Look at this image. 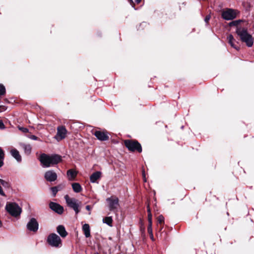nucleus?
I'll use <instances>...</instances> for the list:
<instances>
[{"label":"nucleus","mask_w":254,"mask_h":254,"mask_svg":"<svg viewBox=\"0 0 254 254\" xmlns=\"http://www.w3.org/2000/svg\"><path fill=\"white\" fill-rule=\"evenodd\" d=\"M147 212H148V214H151V210H150V209L149 206H148V207H147Z\"/></svg>","instance_id":"ea45409f"},{"label":"nucleus","mask_w":254,"mask_h":254,"mask_svg":"<svg viewBox=\"0 0 254 254\" xmlns=\"http://www.w3.org/2000/svg\"><path fill=\"white\" fill-rule=\"evenodd\" d=\"M241 21H242L240 20L233 21L229 23V26H237V28L238 27V26L239 24Z\"/></svg>","instance_id":"393cba45"},{"label":"nucleus","mask_w":254,"mask_h":254,"mask_svg":"<svg viewBox=\"0 0 254 254\" xmlns=\"http://www.w3.org/2000/svg\"><path fill=\"white\" fill-rule=\"evenodd\" d=\"M94 135L98 138V139L101 141L107 140L109 139V136L107 133L105 132L96 131L94 132Z\"/></svg>","instance_id":"ddd939ff"},{"label":"nucleus","mask_w":254,"mask_h":254,"mask_svg":"<svg viewBox=\"0 0 254 254\" xmlns=\"http://www.w3.org/2000/svg\"><path fill=\"white\" fill-rule=\"evenodd\" d=\"M125 145L131 151H137L138 152L142 151L141 144L137 141L127 140L125 141Z\"/></svg>","instance_id":"423d86ee"},{"label":"nucleus","mask_w":254,"mask_h":254,"mask_svg":"<svg viewBox=\"0 0 254 254\" xmlns=\"http://www.w3.org/2000/svg\"><path fill=\"white\" fill-rule=\"evenodd\" d=\"M5 93V87L2 84H0V96L3 95Z\"/></svg>","instance_id":"a878e982"},{"label":"nucleus","mask_w":254,"mask_h":254,"mask_svg":"<svg viewBox=\"0 0 254 254\" xmlns=\"http://www.w3.org/2000/svg\"><path fill=\"white\" fill-rule=\"evenodd\" d=\"M30 138H31V139L32 140H36L38 139V137L34 135H31L30 137H29Z\"/></svg>","instance_id":"f704fd0d"},{"label":"nucleus","mask_w":254,"mask_h":254,"mask_svg":"<svg viewBox=\"0 0 254 254\" xmlns=\"http://www.w3.org/2000/svg\"><path fill=\"white\" fill-rule=\"evenodd\" d=\"M64 197L67 205L69 207L73 209L75 214H77L80 212L79 209V204L78 200L75 198H70L67 194L65 195Z\"/></svg>","instance_id":"39448f33"},{"label":"nucleus","mask_w":254,"mask_h":254,"mask_svg":"<svg viewBox=\"0 0 254 254\" xmlns=\"http://www.w3.org/2000/svg\"><path fill=\"white\" fill-rule=\"evenodd\" d=\"M58 189H60V190H61L62 189H60V188H58Z\"/></svg>","instance_id":"37998d69"},{"label":"nucleus","mask_w":254,"mask_h":254,"mask_svg":"<svg viewBox=\"0 0 254 254\" xmlns=\"http://www.w3.org/2000/svg\"><path fill=\"white\" fill-rule=\"evenodd\" d=\"M67 130L65 127L63 126H60L58 127L57 129V136L62 140L65 137Z\"/></svg>","instance_id":"f8f14e48"},{"label":"nucleus","mask_w":254,"mask_h":254,"mask_svg":"<svg viewBox=\"0 0 254 254\" xmlns=\"http://www.w3.org/2000/svg\"><path fill=\"white\" fill-rule=\"evenodd\" d=\"M210 15L206 16L204 19L205 22L207 23L209 21V20H210Z\"/></svg>","instance_id":"c9c22d12"},{"label":"nucleus","mask_w":254,"mask_h":254,"mask_svg":"<svg viewBox=\"0 0 254 254\" xmlns=\"http://www.w3.org/2000/svg\"><path fill=\"white\" fill-rule=\"evenodd\" d=\"M44 178L47 181L52 182L57 180V175L54 171L50 170L45 172Z\"/></svg>","instance_id":"9b49d317"},{"label":"nucleus","mask_w":254,"mask_h":254,"mask_svg":"<svg viewBox=\"0 0 254 254\" xmlns=\"http://www.w3.org/2000/svg\"><path fill=\"white\" fill-rule=\"evenodd\" d=\"M129 2H130V4L132 5V7H134V3H133V1L132 0H128Z\"/></svg>","instance_id":"58836bf2"},{"label":"nucleus","mask_w":254,"mask_h":254,"mask_svg":"<svg viewBox=\"0 0 254 254\" xmlns=\"http://www.w3.org/2000/svg\"><path fill=\"white\" fill-rule=\"evenodd\" d=\"M221 16L225 20H231L236 17L237 13L236 10L231 8H228L222 12Z\"/></svg>","instance_id":"6e6552de"},{"label":"nucleus","mask_w":254,"mask_h":254,"mask_svg":"<svg viewBox=\"0 0 254 254\" xmlns=\"http://www.w3.org/2000/svg\"><path fill=\"white\" fill-rule=\"evenodd\" d=\"M5 128V126L1 120H0V129H2Z\"/></svg>","instance_id":"473e14b6"},{"label":"nucleus","mask_w":254,"mask_h":254,"mask_svg":"<svg viewBox=\"0 0 254 254\" xmlns=\"http://www.w3.org/2000/svg\"><path fill=\"white\" fill-rule=\"evenodd\" d=\"M0 195L3 196H5L6 195L2 190L1 187L0 186Z\"/></svg>","instance_id":"2f4dec72"},{"label":"nucleus","mask_w":254,"mask_h":254,"mask_svg":"<svg viewBox=\"0 0 254 254\" xmlns=\"http://www.w3.org/2000/svg\"><path fill=\"white\" fill-rule=\"evenodd\" d=\"M3 160L4 159L0 158V168L3 165Z\"/></svg>","instance_id":"4c0bfd02"},{"label":"nucleus","mask_w":254,"mask_h":254,"mask_svg":"<svg viewBox=\"0 0 254 254\" xmlns=\"http://www.w3.org/2000/svg\"><path fill=\"white\" fill-rule=\"evenodd\" d=\"M18 128L20 131H21L22 132H23L24 133H27L29 131L28 129L26 127H18Z\"/></svg>","instance_id":"c85d7f7f"},{"label":"nucleus","mask_w":254,"mask_h":254,"mask_svg":"<svg viewBox=\"0 0 254 254\" xmlns=\"http://www.w3.org/2000/svg\"><path fill=\"white\" fill-rule=\"evenodd\" d=\"M101 177V172L100 171H96L93 173L90 177V181L92 183H95L97 182V180L99 179Z\"/></svg>","instance_id":"dca6fc26"},{"label":"nucleus","mask_w":254,"mask_h":254,"mask_svg":"<svg viewBox=\"0 0 254 254\" xmlns=\"http://www.w3.org/2000/svg\"><path fill=\"white\" fill-rule=\"evenodd\" d=\"M150 237H151V238L152 240H153V237H152V236H151V235H150Z\"/></svg>","instance_id":"79ce46f5"},{"label":"nucleus","mask_w":254,"mask_h":254,"mask_svg":"<svg viewBox=\"0 0 254 254\" xmlns=\"http://www.w3.org/2000/svg\"><path fill=\"white\" fill-rule=\"evenodd\" d=\"M142 176H143V178L144 181L146 182V178H145V174L144 170H142Z\"/></svg>","instance_id":"e433bc0d"},{"label":"nucleus","mask_w":254,"mask_h":254,"mask_svg":"<svg viewBox=\"0 0 254 254\" xmlns=\"http://www.w3.org/2000/svg\"><path fill=\"white\" fill-rule=\"evenodd\" d=\"M48 244L53 247L60 248L62 246V241L61 238L55 233L50 234L47 239Z\"/></svg>","instance_id":"20e7f679"},{"label":"nucleus","mask_w":254,"mask_h":254,"mask_svg":"<svg viewBox=\"0 0 254 254\" xmlns=\"http://www.w3.org/2000/svg\"><path fill=\"white\" fill-rule=\"evenodd\" d=\"M227 39L228 40V42L231 45V46L232 47H233L234 48L237 49L236 46L235 45V44L233 42L235 40V39H234L233 35L231 34L228 35Z\"/></svg>","instance_id":"4be33fe9"},{"label":"nucleus","mask_w":254,"mask_h":254,"mask_svg":"<svg viewBox=\"0 0 254 254\" xmlns=\"http://www.w3.org/2000/svg\"><path fill=\"white\" fill-rule=\"evenodd\" d=\"M21 146L23 149L25 154L29 155L31 152V147L29 144H25L24 143L20 144Z\"/></svg>","instance_id":"aec40b11"},{"label":"nucleus","mask_w":254,"mask_h":254,"mask_svg":"<svg viewBox=\"0 0 254 254\" xmlns=\"http://www.w3.org/2000/svg\"><path fill=\"white\" fill-rule=\"evenodd\" d=\"M2 107L1 106H0V108H1Z\"/></svg>","instance_id":"a18cd8bd"},{"label":"nucleus","mask_w":254,"mask_h":254,"mask_svg":"<svg viewBox=\"0 0 254 254\" xmlns=\"http://www.w3.org/2000/svg\"><path fill=\"white\" fill-rule=\"evenodd\" d=\"M85 208H86V209L87 210L89 211V212L88 213V214L90 215L91 214L90 210L91 209V207H90V205H86Z\"/></svg>","instance_id":"72a5a7b5"},{"label":"nucleus","mask_w":254,"mask_h":254,"mask_svg":"<svg viewBox=\"0 0 254 254\" xmlns=\"http://www.w3.org/2000/svg\"><path fill=\"white\" fill-rule=\"evenodd\" d=\"M77 175V172L74 169H69L66 172L67 179L70 181L74 180Z\"/></svg>","instance_id":"2eb2a0df"},{"label":"nucleus","mask_w":254,"mask_h":254,"mask_svg":"<svg viewBox=\"0 0 254 254\" xmlns=\"http://www.w3.org/2000/svg\"><path fill=\"white\" fill-rule=\"evenodd\" d=\"M71 186L73 191L75 192L78 193L82 190L81 185L78 183H73L71 184Z\"/></svg>","instance_id":"6ab92c4d"},{"label":"nucleus","mask_w":254,"mask_h":254,"mask_svg":"<svg viewBox=\"0 0 254 254\" xmlns=\"http://www.w3.org/2000/svg\"><path fill=\"white\" fill-rule=\"evenodd\" d=\"M148 224H152L151 214H148Z\"/></svg>","instance_id":"c756f323"},{"label":"nucleus","mask_w":254,"mask_h":254,"mask_svg":"<svg viewBox=\"0 0 254 254\" xmlns=\"http://www.w3.org/2000/svg\"><path fill=\"white\" fill-rule=\"evenodd\" d=\"M94 254H99L98 253H96Z\"/></svg>","instance_id":"c03bdc74"},{"label":"nucleus","mask_w":254,"mask_h":254,"mask_svg":"<svg viewBox=\"0 0 254 254\" xmlns=\"http://www.w3.org/2000/svg\"><path fill=\"white\" fill-rule=\"evenodd\" d=\"M49 207L53 211L58 213V214H62L64 212V207L56 202H51L49 203Z\"/></svg>","instance_id":"9d476101"},{"label":"nucleus","mask_w":254,"mask_h":254,"mask_svg":"<svg viewBox=\"0 0 254 254\" xmlns=\"http://www.w3.org/2000/svg\"><path fill=\"white\" fill-rule=\"evenodd\" d=\"M26 227L30 231L36 232L38 230L39 224L35 218H32L27 223Z\"/></svg>","instance_id":"1a4fd4ad"},{"label":"nucleus","mask_w":254,"mask_h":254,"mask_svg":"<svg viewBox=\"0 0 254 254\" xmlns=\"http://www.w3.org/2000/svg\"><path fill=\"white\" fill-rule=\"evenodd\" d=\"M82 230L86 238H89L90 236V229L89 224H84L82 226Z\"/></svg>","instance_id":"a211bd4d"},{"label":"nucleus","mask_w":254,"mask_h":254,"mask_svg":"<svg viewBox=\"0 0 254 254\" xmlns=\"http://www.w3.org/2000/svg\"><path fill=\"white\" fill-rule=\"evenodd\" d=\"M57 232L62 238L66 237L68 234L64 226L62 225L58 226L57 227Z\"/></svg>","instance_id":"4468645a"},{"label":"nucleus","mask_w":254,"mask_h":254,"mask_svg":"<svg viewBox=\"0 0 254 254\" xmlns=\"http://www.w3.org/2000/svg\"><path fill=\"white\" fill-rule=\"evenodd\" d=\"M0 184L6 189H8L10 187V184L8 182L0 179Z\"/></svg>","instance_id":"b1692460"},{"label":"nucleus","mask_w":254,"mask_h":254,"mask_svg":"<svg viewBox=\"0 0 254 254\" xmlns=\"http://www.w3.org/2000/svg\"><path fill=\"white\" fill-rule=\"evenodd\" d=\"M236 32L240 37L241 40L246 43L248 47H251L253 45V38L252 35L248 33L247 29L241 27H238L236 28Z\"/></svg>","instance_id":"f03ea898"},{"label":"nucleus","mask_w":254,"mask_h":254,"mask_svg":"<svg viewBox=\"0 0 254 254\" xmlns=\"http://www.w3.org/2000/svg\"><path fill=\"white\" fill-rule=\"evenodd\" d=\"M164 221V217L163 216V215H161L159 216L157 218V222L160 224H161L162 223H163Z\"/></svg>","instance_id":"bb28decb"},{"label":"nucleus","mask_w":254,"mask_h":254,"mask_svg":"<svg viewBox=\"0 0 254 254\" xmlns=\"http://www.w3.org/2000/svg\"><path fill=\"white\" fill-rule=\"evenodd\" d=\"M58 188H60V189H63V187L61 185H59L58 186H56L54 187L51 188V190L53 193V195L54 196H56L57 193L60 191V189H58Z\"/></svg>","instance_id":"5701e85b"},{"label":"nucleus","mask_w":254,"mask_h":254,"mask_svg":"<svg viewBox=\"0 0 254 254\" xmlns=\"http://www.w3.org/2000/svg\"><path fill=\"white\" fill-rule=\"evenodd\" d=\"M103 222L110 226H112L113 219L112 217H106L103 219Z\"/></svg>","instance_id":"412c9836"},{"label":"nucleus","mask_w":254,"mask_h":254,"mask_svg":"<svg viewBox=\"0 0 254 254\" xmlns=\"http://www.w3.org/2000/svg\"><path fill=\"white\" fill-rule=\"evenodd\" d=\"M4 154L2 149L0 148V158L4 159Z\"/></svg>","instance_id":"7c9ffc66"},{"label":"nucleus","mask_w":254,"mask_h":254,"mask_svg":"<svg viewBox=\"0 0 254 254\" xmlns=\"http://www.w3.org/2000/svg\"><path fill=\"white\" fill-rule=\"evenodd\" d=\"M152 225V224H148L147 230H148V233L150 235H151L152 237H153Z\"/></svg>","instance_id":"cd10ccee"},{"label":"nucleus","mask_w":254,"mask_h":254,"mask_svg":"<svg viewBox=\"0 0 254 254\" xmlns=\"http://www.w3.org/2000/svg\"><path fill=\"white\" fill-rule=\"evenodd\" d=\"M61 161V156L57 154L49 155L43 153L40 157V161L44 168L50 167L51 166L57 164Z\"/></svg>","instance_id":"f257e3e1"},{"label":"nucleus","mask_w":254,"mask_h":254,"mask_svg":"<svg viewBox=\"0 0 254 254\" xmlns=\"http://www.w3.org/2000/svg\"><path fill=\"white\" fill-rule=\"evenodd\" d=\"M109 204V209L111 211L117 212L119 206V199L116 197H108L106 199Z\"/></svg>","instance_id":"0eeeda50"},{"label":"nucleus","mask_w":254,"mask_h":254,"mask_svg":"<svg viewBox=\"0 0 254 254\" xmlns=\"http://www.w3.org/2000/svg\"><path fill=\"white\" fill-rule=\"evenodd\" d=\"M5 209L11 216H19L22 211L21 208L15 202H8L5 205Z\"/></svg>","instance_id":"7ed1b4c3"},{"label":"nucleus","mask_w":254,"mask_h":254,"mask_svg":"<svg viewBox=\"0 0 254 254\" xmlns=\"http://www.w3.org/2000/svg\"><path fill=\"white\" fill-rule=\"evenodd\" d=\"M135 1L137 3H139L141 1V0H135Z\"/></svg>","instance_id":"a19ab883"},{"label":"nucleus","mask_w":254,"mask_h":254,"mask_svg":"<svg viewBox=\"0 0 254 254\" xmlns=\"http://www.w3.org/2000/svg\"><path fill=\"white\" fill-rule=\"evenodd\" d=\"M10 153L12 155V156L18 162H20L22 161L21 156L19 154V151L16 149H12L10 150Z\"/></svg>","instance_id":"f3484780"}]
</instances>
